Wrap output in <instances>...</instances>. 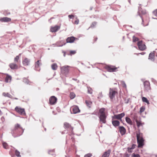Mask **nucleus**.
<instances>
[{
	"instance_id": "obj_42",
	"label": "nucleus",
	"mask_w": 157,
	"mask_h": 157,
	"mask_svg": "<svg viewBox=\"0 0 157 157\" xmlns=\"http://www.w3.org/2000/svg\"><path fill=\"white\" fill-rule=\"evenodd\" d=\"M138 40H139L137 38L135 37V36H133V42H136V41H138Z\"/></svg>"
},
{
	"instance_id": "obj_23",
	"label": "nucleus",
	"mask_w": 157,
	"mask_h": 157,
	"mask_svg": "<svg viewBox=\"0 0 157 157\" xmlns=\"http://www.w3.org/2000/svg\"><path fill=\"white\" fill-rule=\"evenodd\" d=\"M105 109L104 108L100 109L99 110V115H105Z\"/></svg>"
},
{
	"instance_id": "obj_7",
	"label": "nucleus",
	"mask_w": 157,
	"mask_h": 157,
	"mask_svg": "<svg viewBox=\"0 0 157 157\" xmlns=\"http://www.w3.org/2000/svg\"><path fill=\"white\" fill-rule=\"evenodd\" d=\"M100 121L101 123H105L106 116V115H99Z\"/></svg>"
},
{
	"instance_id": "obj_48",
	"label": "nucleus",
	"mask_w": 157,
	"mask_h": 157,
	"mask_svg": "<svg viewBox=\"0 0 157 157\" xmlns=\"http://www.w3.org/2000/svg\"><path fill=\"white\" fill-rule=\"evenodd\" d=\"M133 149L131 147H128V152L129 153L132 152V150Z\"/></svg>"
},
{
	"instance_id": "obj_6",
	"label": "nucleus",
	"mask_w": 157,
	"mask_h": 157,
	"mask_svg": "<svg viewBox=\"0 0 157 157\" xmlns=\"http://www.w3.org/2000/svg\"><path fill=\"white\" fill-rule=\"evenodd\" d=\"M105 68L108 71L110 72L116 71V70L117 68L113 66H106Z\"/></svg>"
},
{
	"instance_id": "obj_57",
	"label": "nucleus",
	"mask_w": 157,
	"mask_h": 157,
	"mask_svg": "<svg viewBox=\"0 0 157 157\" xmlns=\"http://www.w3.org/2000/svg\"><path fill=\"white\" fill-rule=\"evenodd\" d=\"M72 79L75 81H77V78H72Z\"/></svg>"
},
{
	"instance_id": "obj_64",
	"label": "nucleus",
	"mask_w": 157,
	"mask_h": 157,
	"mask_svg": "<svg viewBox=\"0 0 157 157\" xmlns=\"http://www.w3.org/2000/svg\"><path fill=\"white\" fill-rule=\"evenodd\" d=\"M15 99H17V98H15Z\"/></svg>"
},
{
	"instance_id": "obj_34",
	"label": "nucleus",
	"mask_w": 157,
	"mask_h": 157,
	"mask_svg": "<svg viewBox=\"0 0 157 157\" xmlns=\"http://www.w3.org/2000/svg\"><path fill=\"white\" fill-rule=\"evenodd\" d=\"M21 54H19L18 56H17L14 59V61L15 63L17 62L19 59V56H21Z\"/></svg>"
},
{
	"instance_id": "obj_38",
	"label": "nucleus",
	"mask_w": 157,
	"mask_h": 157,
	"mask_svg": "<svg viewBox=\"0 0 157 157\" xmlns=\"http://www.w3.org/2000/svg\"><path fill=\"white\" fill-rule=\"evenodd\" d=\"M75 94L73 92H71L70 94V97L71 99H73L75 98Z\"/></svg>"
},
{
	"instance_id": "obj_39",
	"label": "nucleus",
	"mask_w": 157,
	"mask_h": 157,
	"mask_svg": "<svg viewBox=\"0 0 157 157\" xmlns=\"http://www.w3.org/2000/svg\"><path fill=\"white\" fill-rule=\"evenodd\" d=\"M3 146V147L5 149H7L8 148V144L5 142H3L2 143Z\"/></svg>"
},
{
	"instance_id": "obj_5",
	"label": "nucleus",
	"mask_w": 157,
	"mask_h": 157,
	"mask_svg": "<svg viewBox=\"0 0 157 157\" xmlns=\"http://www.w3.org/2000/svg\"><path fill=\"white\" fill-rule=\"evenodd\" d=\"M137 45L140 50L143 51L146 49V47L144 44L143 43L142 40L138 42Z\"/></svg>"
},
{
	"instance_id": "obj_43",
	"label": "nucleus",
	"mask_w": 157,
	"mask_h": 157,
	"mask_svg": "<svg viewBox=\"0 0 157 157\" xmlns=\"http://www.w3.org/2000/svg\"><path fill=\"white\" fill-rule=\"evenodd\" d=\"M137 116L136 115V114H134L133 115V120L134 121H135L136 122V121H138L137 120Z\"/></svg>"
},
{
	"instance_id": "obj_53",
	"label": "nucleus",
	"mask_w": 157,
	"mask_h": 157,
	"mask_svg": "<svg viewBox=\"0 0 157 157\" xmlns=\"http://www.w3.org/2000/svg\"><path fill=\"white\" fill-rule=\"evenodd\" d=\"M103 96V95L102 94V93L101 92V93H100L99 94V96L98 97V98H101Z\"/></svg>"
},
{
	"instance_id": "obj_58",
	"label": "nucleus",
	"mask_w": 157,
	"mask_h": 157,
	"mask_svg": "<svg viewBox=\"0 0 157 157\" xmlns=\"http://www.w3.org/2000/svg\"><path fill=\"white\" fill-rule=\"evenodd\" d=\"M53 18H54V17H52L50 18V19H49V21L50 22H51L50 21V20L52 19H53Z\"/></svg>"
},
{
	"instance_id": "obj_51",
	"label": "nucleus",
	"mask_w": 157,
	"mask_h": 157,
	"mask_svg": "<svg viewBox=\"0 0 157 157\" xmlns=\"http://www.w3.org/2000/svg\"><path fill=\"white\" fill-rule=\"evenodd\" d=\"M79 22V21L78 19H77L75 21V24L77 25L78 24Z\"/></svg>"
},
{
	"instance_id": "obj_46",
	"label": "nucleus",
	"mask_w": 157,
	"mask_h": 157,
	"mask_svg": "<svg viewBox=\"0 0 157 157\" xmlns=\"http://www.w3.org/2000/svg\"><path fill=\"white\" fill-rule=\"evenodd\" d=\"M145 110V108L143 107H141L140 108V113H142L143 112L144 110Z\"/></svg>"
},
{
	"instance_id": "obj_16",
	"label": "nucleus",
	"mask_w": 157,
	"mask_h": 157,
	"mask_svg": "<svg viewBox=\"0 0 157 157\" xmlns=\"http://www.w3.org/2000/svg\"><path fill=\"white\" fill-rule=\"evenodd\" d=\"M111 152V150L109 149L106 151H105L102 155L101 157H109Z\"/></svg>"
},
{
	"instance_id": "obj_32",
	"label": "nucleus",
	"mask_w": 157,
	"mask_h": 157,
	"mask_svg": "<svg viewBox=\"0 0 157 157\" xmlns=\"http://www.w3.org/2000/svg\"><path fill=\"white\" fill-rule=\"evenodd\" d=\"M136 123L138 128H139L140 126H143L144 124V123H142L141 121H136Z\"/></svg>"
},
{
	"instance_id": "obj_27",
	"label": "nucleus",
	"mask_w": 157,
	"mask_h": 157,
	"mask_svg": "<svg viewBox=\"0 0 157 157\" xmlns=\"http://www.w3.org/2000/svg\"><path fill=\"white\" fill-rule=\"evenodd\" d=\"M113 124L115 127L119 125L120 122L118 121H113L112 122Z\"/></svg>"
},
{
	"instance_id": "obj_50",
	"label": "nucleus",
	"mask_w": 157,
	"mask_h": 157,
	"mask_svg": "<svg viewBox=\"0 0 157 157\" xmlns=\"http://www.w3.org/2000/svg\"><path fill=\"white\" fill-rule=\"evenodd\" d=\"M76 52L75 51H71L70 52L71 55H73L75 54Z\"/></svg>"
},
{
	"instance_id": "obj_24",
	"label": "nucleus",
	"mask_w": 157,
	"mask_h": 157,
	"mask_svg": "<svg viewBox=\"0 0 157 157\" xmlns=\"http://www.w3.org/2000/svg\"><path fill=\"white\" fill-rule=\"evenodd\" d=\"M63 41H61L57 42L56 44L58 47H61L65 44V43H64L63 44Z\"/></svg>"
},
{
	"instance_id": "obj_21",
	"label": "nucleus",
	"mask_w": 157,
	"mask_h": 157,
	"mask_svg": "<svg viewBox=\"0 0 157 157\" xmlns=\"http://www.w3.org/2000/svg\"><path fill=\"white\" fill-rule=\"evenodd\" d=\"M64 127L65 128H69L71 129V130H73V128L71 127V125L68 123L65 122L64 123Z\"/></svg>"
},
{
	"instance_id": "obj_8",
	"label": "nucleus",
	"mask_w": 157,
	"mask_h": 157,
	"mask_svg": "<svg viewBox=\"0 0 157 157\" xmlns=\"http://www.w3.org/2000/svg\"><path fill=\"white\" fill-rule=\"evenodd\" d=\"M16 111L22 115H24L25 114V109H24L19 108L16 107L15 108Z\"/></svg>"
},
{
	"instance_id": "obj_17",
	"label": "nucleus",
	"mask_w": 157,
	"mask_h": 157,
	"mask_svg": "<svg viewBox=\"0 0 157 157\" xmlns=\"http://www.w3.org/2000/svg\"><path fill=\"white\" fill-rule=\"evenodd\" d=\"M30 60L27 58H25L23 61L22 63L24 66L28 65L30 63Z\"/></svg>"
},
{
	"instance_id": "obj_29",
	"label": "nucleus",
	"mask_w": 157,
	"mask_h": 157,
	"mask_svg": "<svg viewBox=\"0 0 157 157\" xmlns=\"http://www.w3.org/2000/svg\"><path fill=\"white\" fill-rule=\"evenodd\" d=\"M40 61L39 60H38L35 63V70L36 71H39L40 69L38 68L40 66Z\"/></svg>"
},
{
	"instance_id": "obj_18",
	"label": "nucleus",
	"mask_w": 157,
	"mask_h": 157,
	"mask_svg": "<svg viewBox=\"0 0 157 157\" xmlns=\"http://www.w3.org/2000/svg\"><path fill=\"white\" fill-rule=\"evenodd\" d=\"M75 40V38L73 36L68 37L67 39V42L72 43L74 42Z\"/></svg>"
},
{
	"instance_id": "obj_4",
	"label": "nucleus",
	"mask_w": 157,
	"mask_h": 157,
	"mask_svg": "<svg viewBox=\"0 0 157 157\" xmlns=\"http://www.w3.org/2000/svg\"><path fill=\"white\" fill-rule=\"evenodd\" d=\"M117 94V92L113 90L110 88L109 92V97L110 99H112L115 98L116 94Z\"/></svg>"
},
{
	"instance_id": "obj_1",
	"label": "nucleus",
	"mask_w": 157,
	"mask_h": 157,
	"mask_svg": "<svg viewBox=\"0 0 157 157\" xmlns=\"http://www.w3.org/2000/svg\"><path fill=\"white\" fill-rule=\"evenodd\" d=\"M24 132V130L21 128L19 124L15 125L14 129L12 131V134L14 137L20 136Z\"/></svg>"
},
{
	"instance_id": "obj_19",
	"label": "nucleus",
	"mask_w": 157,
	"mask_h": 157,
	"mask_svg": "<svg viewBox=\"0 0 157 157\" xmlns=\"http://www.w3.org/2000/svg\"><path fill=\"white\" fill-rule=\"evenodd\" d=\"M11 19L7 17L0 18V21L2 22H9L10 21Z\"/></svg>"
},
{
	"instance_id": "obj_52",
	"label": "nucleus",
	"mask_w": 157,
	"mask_h": 157,
	"mask_svg": "<svg viewBox=\"0 0 157 157\" xmlns=\"http://www.w3.org/2000/svg\"><path fill=\"white\" fill-rule=\"evenodd\" d=\"M1 120L2 122H4L5 121V118L4 117H2L1 118Z\"/></svg>"
},
{
	"instance_id": "obj_59",
	"label": "nucleus",
	"mask_w": 157,
	"mask_h": 157,
	"mask_svg": "<svg viewBox=\"0 0 157 157\" xmlns=\"http://www.w3.org/2000/svg\"><path fill=\"white\" fill-rule=\"evenodd\" d=\"M92 8H92V7H90V10H92Z\"/></svg>"
},
{
	"instance_id": "obj_61",
	"label": "nucleus",
	"mask_w": 157,
	"mask_h": 157,
	"mask_svg": "<svg viewBox=\"0 0 157 157\" xmlns=\"http://www.w3.org/2000/svg\"><path fill=\"white\" fill-rule=\"evenodd\" d=\"M152 18L154 19H157V18H153V17H152Z\"/></svg>"
},
{
	"instance_id": "obj_20",
	"label": "nucleus",
	"mask_w": 157,
	"mask_h": 157,
	"mask_svg": "<svg viewBox=\"0 0 157 157\" xmlns=\"http://www.w3.org/2000/svg\"><path fill=\"white\" fill-rule=\"evenodd\" d=\"M10 67L12 69H17L18 68V66L16 64L11 63L10 64Z\"/></svg>"
},
{
	"instance_id": "obj_15",
	"label": "nucleus",
	"mask_w": 157,
	"mask_h": 157,
	"mask_svg": "<svg viewBox=\"0 0 157 157\" xmlns=\"http://www.w3.org/2000/svg\"><path fill=\"white\" fill-rule=\"evenodd\" d=\"M124 115V113H122L119 114L115 115L114 117L116 118L117 119L121 120V118L123 117Z\"/></svg>"
},
{
	"instance_id": "obj_63",
	"label": "nucleus",
	"mask_w": 157,
	"mask_h": 157,
	"mask_svg": "<svg viewBox=\"0 0 157 157\" xmlns=\"http://www.w3.org/2000/svg\"><path fill=\"white\" fill-rule=\"evenodd\" d=\"M44 130H45V131H46V128H44Z\"/></svg>"
},
{
	"instance_id": "obj_12",
	"label": "nucleus",
	"mask_w": 157,
	"mask_h": 157,
	"mask_svg": "<svg viewBox=\"0 0 157 157\" xmlns=\"http://www.w3.org/2000/svg\"><path fill=\"white\" fill-rule=\"evenodd\" d=\"M137 142L138 144V147H143L144 145V139H137Z\"/></svg>"
},
{
	"instance_id": "obj_40",
	"label": "nucleus",
	"mask_w": 157,
	"mask_h": 157,
	"mask_svg": "<svg viewBox=\"0 0 157 157\" xmlns=\"http://www.w3.org/2000/svg\"><path fill=\"white\" fill-rule=\"evenodd\" d=\"M16 155L17 157H20V152L17 150H16L15 152Z\"/></svg>"
},
{
	"instance_id": "obj_25",
	"label": "nucleus",
	"mask_w": 157,
	"mask_h": 157,
	"mask_svg": "<svg viewBox=\"0 0 157 157\" xmlns=\"http://www.w3.org/2000/svg\"><path fill=\"white\" fill-rule=\"evenodd\" d=\"M137 139H143V134L142 133H139L136 134Z\"/></svg>"
},
{
	"instance_id": "obj_13",
	"label": "nucleus",
	"mask_w": 157,
	"mask_h": 157,
	"mask_svg": "<svg viewBox=\"0 0 157 157\" xmlns=\"http://www.w3.org/2000/svg\"><path fill=\"white\" fill-rule=\"evenodd\" d=\"M119 131L122 135H124L126 132V129L123 126H119Z\"/></svg>"
},
{
	"instance_id": "obj_37",
	"label": "nucleus",
	"mask_w": 157,
	"mask_h": 157,
	"mask_svg": "<svg viewBox=\"0 0 157 157\" xmlns=\"http://www.w3.org/2000/svg\"><path fill=\"white\" fill-rule=\"evenodd\" d=\"M88 93L90 94L92 93V89L90 87H87Z\"/></svg>"
},
{
	"instance_id": "obj_14",
	"label": "nucleus",
	"mask_w": 157,
	"mask_h": 157,
	"mask_svg": "<svg viewBox=\"0 0 157 157\" xmlns=\"http://www.w3.org/2000/svg\"><path fill=\"white\" fill-rule=\"evenodd\" d=\"M60 29V26L56 25L54 27H51L50 31L52 32H55Z\"/></svg>"
},
{
	"instance_id": "obj_10",
	"label": "nucleus",
	"mask_w": 157,
	"mask_h": 157,
	"mask_svg": "<svg viewBox=\"0 0 157 157\" xmlns=\"http://www.w3.org/2000/svg\"><path fill=\"white\" fill-rule=\"evenodd\" d=\"M144 85L145 90L148 91L150 89V83L148 81H145L144 82Z\"/></svg>"
},
{
	"instance_id": "obj_45",
	"label": "nucleus",
	"mask_w": 157,
	"mask_h": 157,
	"mask_svg": "<svg viewBox=\"0 0 157 157\" xmlns=\"http://www.w3.org/2000/svg\"><path fill=\"white\" fill-rule=\"evenodd\" d=\"M96 25V23L95 22H94L92 23L91 25V26H90V27H91V28L94 27Z\"/></svg>"
},
{
	"instance_id": "obj_26",
	"label": "nucleus",
	"mask_w": 157,
	"mask_h": 157,
	"mask_svg": "<svg viewBox=\"0 0 157 157\" xmlns=\"http://www.w3.org/2000/svg\"><path fill=\"white\" fill-rule=\"evenodd\" d=\"M11 79V77L10 76L7 75L5 78V82H10Z\"/></svg>"
},
{
	"instance_id": "obj_28",
	"label": "nucleus",
	"mask_w": 157,
	"mask_h": 157,
	"mask_svg": "<svg viewBox=\"0 0 157 157\" xmlns=\"http://www.w3.org/2000/svg\"><path fill=\"white\" fill-rule=\"evenodd\" d=\"M125 120L126 121V122L128 124H130V125H132L133 123L131 119L128 117H126L125 118Z\"/></svg>"
},
{
	"instance_id": "obj_44",
	"label": "nucleus",
	"mask_w": 157,
	"mask_h": 157,
	"mask_svg": "<svg viewBox=\"0 0 157 157\" xmlns=\"http://www.w3.org/2000/svg\"><path fill=\"white\" fill-rule=\"evenodd\" d=\"M132 157H140L139 154H135L134 153L132 154Z\"/></svg>"
},
{
	"instance_id": "obj_36",
	"label": "nucleus",
	"mask_w": 157,
	"mask_h": 157,
	"mask_svg": "<svg viewBox=\"0 0 157 157\" xmlns=\"http://www.w3.org/2000/svg\"><path fill=\"white\" fill-rule=\"evenodd\" d=\"M85 102L87 105L89 107H90L91 104H92L91 102L89 101H88L87 100H86Z\"/></svg>"
},
{
	"instance_id": "obj_60",
	"label": "nucleus",
	"mask_w": 157,
	"mask_h": 157,
	"mask_svg": "<svg viewBox=\"0 0 157 157\" xmlns=\"http://www.w3.org/2000/svg\"><path fill=\"white\" fill-rule=\"evenodd\" d=\"M1 114V110H0V115Z\"/></svg>"
},
{
	"instance_id": "obj_49",
	"label": "nucleus",
	"mask_w": 157,
	"mask_h": 157,
	"mask_svg": "<svg viewBox=\"0 0 157 157\" xmlns=\"http://www.w3.org/2000/svg\"><path fill=\"white\" fill-rule=\"evenodd\" d=\"M153 14L156 17H157V9L153 11Z\"/></svg>"
},
{
	"instance_id": "obj_55",
	"label": "nucleus",
	"mask_w": 157,
	"mask_h": 157,
	"mask_svg": "<svg viewBox=\"0 0 157 157\" xmlns=\"http://www.w3.org/2000/svg\"><path fill=\"white\" fill-rule=\"evenodd\" d=\"M136 145L134 144H133L131 147L133 149L135 148Z\"/></svg>"
},
{
	"instance_id": "obj_2",
	"label": "nucleus",
	"mask_w": 157,
	"mask_h": 157,
	"mask_svg": "<svg viewBox=\"0 0 157 157\" xmlns=\"http://www.w3.org/2000/svg\"><path fill=\"white\" fill-rule=\"evenodd\" d=\"M138 13H139L140 17H141L142 20V24L144 26L148 25V22H147L146 24H144L142 17L140 15L141 14L143 15L145 14L146 13V10H142L141 7H138Z\"/></svg>"
},
{
	"instance_id": "obj_3",
	"label": "nucleus",
	"mask_w": 157,
	"mask_h": 157,
	"mask_svg": "<svg viewBox=\"0 0 157 157\" xmlns=\"http://www.w3.org/2000/svg\"><path fill=\"white\" fill-rule=\"evenodd\" d=\"M69 67L68 66H65L61 67L60 69L62 73L64 74L66 76L67 75L69 70L68 69V67Z\"/></svg>"
},
{
	"instance_id": "obj_30",
	"label": "nucleus",
	"mask_w": 157,
	"mask_h": 157,
	"mask_svg": "<svg viewBox=\"0 0 157 157\" xmlns=\"http://www.w3.org/2000/svg\"><path fill=\"white\" fill-rule=\"evenodd\" d=\"M51 67L52 70H57L58 66L57 64L56 63H54L51 65Z\"/></svg>"
},
{
	"instance_id": "obj_56",
	"label": "nucleus",
	"mask_w": 157,
	"mask_h": 157,
	"mask_svg": "<svg viewBox=\"0 0 157 157\" xmlns=\"http://www.w3.org/2000/svg\"><path fill=\"white\" fill-rule=\"evenodd\" d=\"M145 54V52H143L141 53H139V54H140L142 55H143L144 54Z\"/></svg>"
},
{
	"instance_id": "obj_11",
	"label": "nucleus",
	"mask_w": 157,
	"mask_h": 157,
	"mask_svg": "<svg viewBox=\"0 0 157 157\" xmlns=\"http://www.w3.org/2000/svg\"><path fill=\"white\" fill-rule=\"evenodd\" d=\"M73 113L76 114L80 112V110L78 106H75L72 108Z\"/></svg>"
},
{
	"instance_id": "obj_47",
	"label": "nucleus",
	"mask_w": 157,
	"mask_h": 157,
	"mask_svg": "<svg viewBox=\"0 0 157 157\" xmlns=\"http://www.w3.org/2000/svg\"><path fill=\"white\" fill-rule=\"evenodd\" d=\"M92 156V155L91 154L88 153L86 155L84 156V157H91Z\"/></svg>"
},
{
	"instance_id": "obj_35",
	"label": "nucleus",
	"mask_w": 157,
	"mask_h": 157,
	"mask_svg": "<svg viewBox=\"0 0 157 157\" xmlns=\"http://www.w3.org/2000/svg\"><path fill=\"white\" fill-rule=\"evenodd\" d=\"M23 82L26 84H29L30 82L27 78H23Z\"/></svg>"
},
{
	"instance_id": "obj_22",
	"label": "nucleus",
	"mask_w": 157,
	"mask_h": 157,
	"mask_svg": "<svg viewBox=\"0 0 157 157\" xmlns=\"http://www.w3.org/2000/svg\"><path fill=\"white\" fill-rule=\"evenodd\" d=\"M154 54L153 52L151 53L149 56L148 59H151L152 61H154Z\"/></svg>"
},
{
	"instance_id": "obj_41",
	"label": "nucleus",
	"mask_w": 157,
	"mask_h": 157,
	"mask_svg": "<svg viewBox=\"0 0 157 157\" xmlns=\"http://www.w3.org/2000/svg\"><path fill=\"white\" fill-rule=\"evenodd\" d=\"M121 84L123 87H124L125 88L126 87V84L124 81H121Z\"/></svg>"
},
{
	"instance_id": "obj_33",
	"label": "nucleus",
	"mask_w": 157,
	"mask_h": 157,
	"mask_svg": "<svg viewBox=\"0 0 157 157\" xmlns=\"http://www.w3.org/2000/svg\"><path fill=\"white\" fill-rule=\"evenodd\" d=\"M2 95L6 97H8L9 98H11L12 97V96L9 93H3L2 94Z\"/></svg>"
},
{
	"instance_id": "obj_31",
	"label": "nucleus",
	"mask_w": 157,
	"mask_h": 157,
	"mask_svg": "<svg viewBox=\"0 0 157 157\" xmlns=\"http://www.w3.org/2000/svg\"><path fill=\"white\" fill-rule=\"evenodd\" d=\"M142 101L143 102L146 103L148 105L150 103L147 98L145 97L142 98Z\"/></svg>"
},
{
	"instance_id": "obj_54",
	"label": "nucleus",
	"mask_w": 157,
	"mask_h": 157,
	"mask_svg": "<svg viewBox=\"0 0 157 157\" xmlns=\"http://www.w3.org/2000/svg\"><path fill=\"white\" fill-rule=\"evenodd\" d=\"M68 17L70 18L71 19L74 17V16L73 15H69Z\"/></svg>"
},
{
	"instance_id": "obj_9",
	"label": "nucleus",
	"mask_w": 157,
	"mask_h": 157,
	"mask_svg": "<svg viewBox=\"0 0 157 157\" xmlns=\"http://www.w3.org/2000/svg\"><path fill=\"white\" fill-rule=\"evenodd\" d=\"M57 100V98L54 96L51 97L49 100L50 103L51 105L54 104L56 102Z\"/></svg>"
},
{
	"instance_id": "obj_62",
	"label": "nucleus",
	"mask_w": 157,
	"mask_h": 157,
	"mask_svg": "<svg viewBox=\"0 0 157 157\" xmlns=\"http://www.w3.org/2000/svg\"><path fill=\"white\" fill-rule=\"evenodd\" d=\"M65 157H70L69 156L67 157V156H65Z\"/></svg>"
}]
</instances>
